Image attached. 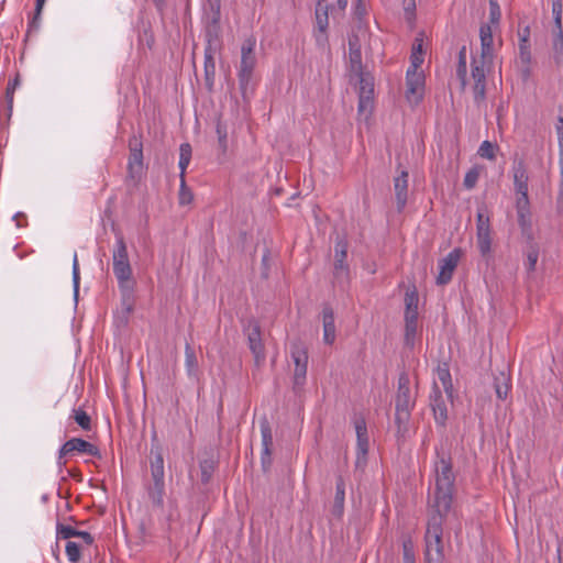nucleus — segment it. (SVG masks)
<instances>
[{"mask_svg": "<svg viewBox=\"0 0 563 563\" xmlns=\"http://www.w3.org/2000/svg\"><path fill=\"white\" fill-rule=\"evenodd\" d=\"M418 329V320H405L404 341L407 346H413Z\"/></svg>", "mask_w": 563, "mask_h": 563, "instance_id": "f704fd0d", "label": "nucleus"}, {"mask_svg": "<svg viewBox=\"0 0 563 563\" xmlns=\"http://www.w3.org/2000/svg\"><path fill=\"white\" fill-rule=\"evenodd\" d=\"M18 85H19V79L15 78L13 81H10L8 84V87H7V98H8V101H9V108L10 109L12 108L13 93H14V90H15Z\"/></svg>", "mask_w": 563, "mask_h": 563, "instance_id": "680f3d73", "label": "nucleus"}, {"mask_svg": "<svg viewBox=\"0 0 563 563\" xmlns=\"http://www.w3.org/2000/svg\"><path fill=\"white\" fill-rule=\"evenodd\" d=\"M461 255L462 251L460 249H454L439 262V275L437 277L438 285H446L451 282Z\"/></svg>", "mask_w": 563, "mask_h": 563, "instance_id": "ddd939ff", "label": "nucleus"}, {"mask_svg": "<svg viewBox=\"0 0 563 563\" xmlns=\"http://www.w3.org/2000/svg\"><path fill=\"white\" fill-rule=\"evenodd\" d=\"M556 134L558 137L563 136V117H560L556 123Z\"/></svg>", "mask_w": 563, "mask_h": 563, "instance_id": "774afa93", "label": "nucleus"}, {"mask_svg": "<svg viewBox=\"0 0 563 563\" xmlns=\"http://www.w3.org/2000/svg\"><path fill=\"white\" fill-rule=\"evenodd\" d=\"M498 146L489 141H484L478 147L477 154L482 158L494 161L496 158V151Z\"/></svg>", "mask_w": 563, "mask_h": 563, "instance_id": "4c0bfd02", "label": "nucleus"}, {"mask_svg": "<svg viewBox=\"0 0 563 563\" xmlns=\"http://www.w3.org/2000/svg\"><path fill=\"white\" fill-rule=\"evenodd\" d=\"M430 406L432 408L435 422L443 427L448 419V408L438 387H434L433 393L430 396Z\"/></svg>", "mask_w": 563, "mask_h": 563, "instance_id": "f3484780", "label": "nucleus"}, {"mask_svg": "<svg viewBox=\"0 0 563 563\" xmlns=\"http://www.w3.org/2000/svg\"><path fill=\"white\" fill-rule=\"evenodd\" d=\"M79 280H80V276H79V264H78V257H77V253L74 254V258H73V284H74V292H75V296L78 295V290H79Z\"/></svg>", "mask_w": 563, "mask_h": 563, "instance_id": "5fc2aeb1", "label": "nucleus"}, {"mask_svg": "<svg viewBox=\"0 0 563 563\" xmlns=\"http://www.w3.org/2000/svg\"><path fill=\"white\" fill-rule=\"evenodd\" d=\"M514 186L517 195L528 194V170L522 159L516 161L512 165Z\"/></svg>", "mask_w": 563, "mask_h": 563, "instance_id": "a211bd4d", "label": "nucleus"}, {"mask_svg": "<svg viewBox=\"0 0 563 563\" xmlns=\"http://www.w3.org/2000/svg\"><path fill=\"white\" fill-rule=\"evenodd\" d=\"M45 1L46 0H36L35 12H34V16H33L32 21L30 22L29 31L38 29L41 13H42V9H43Z\"/></svg>", "mask_w": 563, "mask_h": 563, "instance_id": "603ef678", "label": "nucleus"}, {"mask_svg": "<svg viewBox=\"0 0 563 563\" xmlns=\"http://www.w3.org/2000/svg\"><path fill=\"white\" fill-rule=\"evenodd\" d=\"M562 2L561 0H553L552 1V14L554 18V26L553 27H562Z\"/></svg>", "mask_w": 563, "mask_h": 563, "instance_id": "8fccbe9b", "label": "nucleus"}, {"mask_svg": "<svg viewBox=\"0 0 563 563\" xmlns=\"http://www.w3.org/2000/svg\"><path fill=\"white\" fill-rule=\"evenodd\" d=\"M255 46L256 40L253 36H250L244 40L241 47V64L238 77L243 96L246 95L251 86L253 70L256 66Z\"/></svg>", "mask_w": 563, "mask_h": 563, "instance_id": "20e7f679", "label": "nucleus"}, {"mask_svg": "<svg viewBox=\"0 0 563 563\" xmlns=\"http://www.w3.org/2000/svg\"><path fill=\"white\" fill-rule=\"evenodd\" d=\"M220 9H221L220 0H208L207 7L205 10L206 19H213V21L220 20V18H221Z\"/></svg>", "mask_w": 563, "mask_h": 563, "instance_id": "ea45409f", "label": "nucleus"}, {"mask_svg": "<svg viewBox=\"0 0 563 563\" xmlns=\"http://www.w3.org/2000/svg\"><path fill=\"white\" fill-rule=\"evenodd\" d=\"M423 56H424L423 52L411 53L410 66L407 70L418 71V68L423 63V59H424Z\"/></svg>", "mask_w": 563, "mask_h": 563, "instance_id": "6e6d98bb", "label": "nucleus"}, {"mask_svg": "<svg viewBox=\"0 0 563 563\" xmlns=\"http://www.w3.org/2000/svg\"><path fill=\"white\" fill-rule=\"evenodd\" d=\"M130 146V156L128 163L129 174L132 178L140 176L143 169V151H142V142L133 136L129 142Z\"/></svg>", "mask_w": 563, "mask_h": 563, "instance_id": "dca6fc26", "label": "nucleus"}, {"mask_svg": "<svg viewBox=\"0 0 563 563\" xmlns=\"http://www.w3.org/2000/svg\"><path fill=\"white\" fill-rule=\"evenodd\" d=\"M74 452H79V453H84L87 455L100 457V451L95 444H92L84 439H80V438H73V439L66 441L60 446V449L58 451L57 465L59 467L65 466L66 461L64 460V457Z\"/></svg>", "mask_w": 563, "mask_h": 563, "instance_id": "0eeeda50", "label": "nucleus"}, {"mask_svg": "<svg viewBox=\"0 0 563 563\" xmlns=\"http://www.w3.org/2000/svg\"><path fill=\"white\" fill-rule=\"evenodd\" d=\"M200 470H201V482L207 484L213 473V463L210 461H203L200 463Z\"/></svg>", "mask_w": 563, "mask_h": 563, "instance_id": "864d4df0", "label": "nucleus"}, {"mask_svg": "<svg viewBox=\"0 0 563 563\" xmlns=\"http://www.w3.org/2000/svg\"><path fill=\"white\" fill-rule=\"evenodd\" d=\"M216 132H217V135H218V142H219V147L221 148V151L224 153L227 151V147H228V141H227V137H228V132H227V126L224 124H222L221 122H218L217 123V126H216Z\"/></svg>", "mask_w": 563, "mask_h": 563, "instance_id": "de8ad7c7", "label": "nucleus"}, {"mask_svg": "<svg viewBox=\"0 0 563 563\" xmlns=\"http://www.w3.org/2000/svg\"><path fill=\"white\" fill-rule=\"evenodd\" d=\"M272 450H262L261 464L264 472H268L272 466Z\"/></svg>", "mask_w": 563, "mask_h": 563, "instance_id": "13d9d810", "label": "nucleus"}, {"mask_svg": "<svg viewBox=\"0 0 563 563\" xmlns=\"http://www.w3.org/2000/svg\"><path fill=\"white\" fill-rule=\"evenodd\" d=\"M490 24H483L479 29V37H481V55L479 58L484 59H493L494 57V48H493V30Z\"/></svg>", "mask_w": 563, "mask_h": 563, "instance_id": "412c9836", "label": "nucleus"}, {"mask_svg": "<svg viewBox=\"0 0 563 563\" xmlns=\"http://www.w3.org/2000/svg\"><path fill=\"white\" fill-rule=\"evenodd\" d=\"M477 246L482 256H487L492 251L490 232L476 233Z\"/></svg>", "mask_w": 563, "mask_h": 563, "instance_id": "e433bc0d", "label": "nucleus"}, {"mask_svg": "<svg viewBox=\"0 0 563 563\" xmlns=\"http://www.w3.org/2000/svg\"><path fill=\"white\" fill-rule=\"evenodd\" d=\"M559 139V164H560V172L562 177V189L561 195H563V136L558 137Z\"/></svg>", "mask_w": 563, "mask_h": 563, "instance_id": "0e129e2a", "label": "nucleus"}, {"mask_svg": "<svg viewBox=\"0 0 563 563\" xmlns=\"http://www.w3.org/2000/svg\"><path fill=\"white\" fill-rule=\"evenodd\" d=\"M349 59L351 70L353 73H360L362 70V53L357 44V38H350L349 41Z\"/></svg>", "mask_w": 563, "mask_h": 563, "instance_id": "a878e982", "label": "nucleus"}, {"mask_svg": "<svg viewBox=\"0 0 563 563\" xmlns=\"http://www.w3.org/2000/svg\"><path fill=\"white\" fill-rule=\"evenodd\" d=\"M334 279L339 284H343L347 279L349 266L345 263L347 256V242L344 239H338L334 247Z\"/></svg>", "mask_w": 563, "mask_h": 563, "instance_id": "f8f14e48", "label": "nucleus"}, {"mask_svg": "<svg viewBox=\"0 0 563 563\" xmlns=\"http://www.w3.org/2000/svg\"><path fill=\"white\" fill-rule=\"evenodd\" d=\"M518 223L522 230L530 227V210H517Z\"/></svg>", "mask_w": 563, "mask_h": 563, "instance_id": "4d7b16f0", "label": "nucleus"}, {"mask_svg": "<svg viewBox=\"0 0 563 563\" xmlns=\"http://www.w3.org/2000/svg\"><path fill=\"white\" fill-rule=\"evenodd\" d=\"M323 342L333 344L335 341L334 312L331 306L324 305L322 309Z\"/></svg>", "mask_w": 563, "mask_h": 563, "instance_id": "6ab92c4d", "label": "nucleus"}, {"mask_svg": "<svg viewBox=\"0 0 563 563\" xmlns=\"http://www.w3.org/2000/svg\"><path fill=\"white\" fill-rule=\"evenodd\" d=\"M402 560L404 563L416 562L413 543L410 538H406L402 540Z\"/></svg>", "mask_w": 563, "mask_h": 563, "instance_id": "a19ab883", "label": "nucleus"}, {"mask_svg": "<svg viewBox=\"0 0 563 563\" xmlns=\"http://www.w3.org/2000/svg\"><path fill=\"white\" fill-rule=\"evenodd\" d=\"M511 387L510 376L505 372H499L494 376V389L500 400H505Z\"/></svg>", "mask_w": 563, "mask_h": 563, "instance_id": "393cba45", "label": "nucleus"}, {"mask_svg": "<svg viewBox=\"0 0 563 563\" xmlns=\"http://www.w3.org/2000/svg\"><path fill=\"white\" fill-rule=\"evenodd\" d=\"M395 423L397 427L396 435L398 441H405L409 432V420L411 411L409 410H395Z\"/></svg>", "mask_w": 563, "mask_h": 563, "instance_id": "5701e85b", "label": "nucleus"}, {"mask_svg": "<svg viewBox=\"0 0 563 563\" xmlns=\"http://www.w3.org/2000/svg\"><path fill=\"white\" fill-rule=\"evenodd\" d=\"M539 258V251L534 246H531L527 253L526 268L529 273L536 269V265Z\"/></svg>", "mask_w": 563, "mask_h": 563, "instance_id": "3c124183", "label": "nucleus"}, {"mask_svg": "<svg viewBox=\"0 0 563 563\" xmlns=\"http://www.w3.org/2000/svg\"><path fill=\"white\" fill-rule=\"evenodd\" d=\"M422 46H423V41L421 38H416L413 42V45H412L411 53L423 52Z\"/></svg>", "mask_w": 563, "mask_h": 563, "instance_id": "338daca9", "label": "nucleus"}, {"mask_svg": "<svg viewBox=\"0 0 563 563\" xmlns=\"http://www.w3.org/2000/svg\"><path fill=\"white\" fill-rule=\"evenodd\" d=\"M365 12H366L365 11V4L363 3L362 0H357V3L355 4V8H354L355 16L361 19L365 14Z\"/></svg>", "mask_w": 563, "mask_h": 563, "instance_id": "69168bd1", "label": "nucleus"}, {"mask_svg": "<svg viewBox=\"0 0 563 563\" xmlns=\"http://www.w3.org/2000/svg\"><path fill=\"white\" fill-rule=\"evenodd\" d=\"M517 196H518L517 201H516L517 210H530L528 194H519Z\"/></svg>", "mask_w": 563, "mask_h": 563, "instance_id": "bf43d9fd", "label": "nucleus"}, {"mask_svg": "<svg viewBox=\"0 0 563 563\" xmlns=\"http://www.w3.org/2000/svg\"><path fill=\"white\" fill-rule=\"evenodd\" d=\"M344 500H345V483L342 476H339L335 485V496L333 504V515L341 517L344 511Z\"/></svg>", "mask_w": 563, "mask_h": 563, "instance_id": "bb28decb", "label": "nucleus"}, {"mask_svg": "<svg viewBox=\"0 0 563 563\" xmlns=\"http://www.w3.org/2000/svg\"><path fill=\"white\" fill-rule=\"evenodd\" d=\"M479 170L477 167L471 168L464 177L463 185L466 189H473L478 180Z\"/></svg>", "mask_w": 563, "mask_h": 563, "instance_id": "a18cd8bd", "label": "nucleus"}, {"mask_svg": "<svg viewBox=\"0 0 563 563\" xmlns=\"http://www.w3.org/2000/svg\"><path fill=\"white\" fill-rule=\"evenodd\" d=\"M490 232L489 218L482 210L477 212L476 233Z\"/></svg>", "mask_w": 563, "mask_h": 563, "instance_id": "09e8293b", "label": "nucleus"}, {"mask_svg": "<svg viewBox=\"0 0 563 563\" xmlns=\"http://www.w3.org/2000/svg\"><path fill=\"white\" fill-rule=\"evenodd\" d=\"M437 374L439 380L442 383L444 391L451 397L452 396V379L448 363H441L438 365Z\"/></svg>", "mask_w": 563, "mask_h": 563, "instance_id": "c85d7f7f", "label": "nucleus"}, {"mask_svg": "<svg viewBox=\"0 0 563 563\" xmlns=\"http://www.w3.org/2000/svg\"><path fill=\"white\" fill-rule=\"evenodd\" d=\"M329 4L328 0H318L316 5V42L324 45L327 42V29L329 26Z\"/></svg>", "mask_w": 563, "mask_h": 563, "instance_id": "2eb2a0df", "label": "nucleus"}, {"mask_svg": "<svg viewBox=\"0 0 563 563\" xmlns=\"http://www.w3.org/2000/svg\"><path fill=\"white\" fill-rule=\"evenodd\" d=\"M456 76L460 79L462 87L464 88L467 79V60L465 46H462V48L459 52Z\"/></svg>", "mask_w": 563, "mask_h": 563, "instance_id": "7c9ffc66", "label": "nucleus"}, {"mask_svg": "<svg viewBox=\"0 0 563 563\" xmlns=\"http://www.w3.org/2000/svg\"><path fill=\"white\" fill-rule=\"evenodd\" d=\"M552 48L556 63H560V57L563 54V30L562 27L552 29Z\"/></svg>", "mask_w": 563, "mask_h": 563, "instance_id": "473e14b6", "label": "nucleus"}, {"mask_svg": "<svg viewBox=\"0 0 563 563\" xmlns=\"http://www.w3.org/2000/svg\"><path fill=\"white\" fill-rule=\"evenodd\" d=\"M73 419L82 430L89 431L91 429V419L84 409H74Z\"/></svg>", "mask_w": 563, "mask_h": 563, "instance_id": "c9c22d12", "label": "nucleus"}, {"mask_svg": "<svg viewBox=\"0 0 563 563\" xmlns=\"http://www.w3.org/2000/svg\"><path fill=\"white\" fill-rule=\"evenodd\" d=\"M262 435V450H272L273 448V433L269 421L263 417L260 422Z\"/></svg>", "mask_w": 563, "mask_h": 563, "instance_id": "c756f323", "label": "nucleus"}, {"mask_svg": "<svg viewBox=\"0 0 563 563\" xmlns=\"http://www.w3.org/2000/svg\"><path fill=\"white\" fill-rule=\"evenodd\" d=\"M454 483L455 474L451 456L437 452L434 489L429 497V519L424 536L426 563H444L443 525H451L457 521L456 511L452 507Z\"/></svg>", "mask_w": 563, "mask_h": 563, "instance_id": "f257e3e1", "label": "nucleus"}, {"mask_svg": "<svg viewBox=\"0 0 563 563\" xmlns=\"http://www.w3.org/2000/svg\"><path fill=\"white\" fill-rule=\"evenodd\" d=\"M290 354L295 364L294 385L301 387L307 376L308 353L301 344H292Z\"/></svg>", "mask_w": 563, "mask_h": 563, "instance_id": "9b49d317", "label": "nucleus"}, {"mask_svg": "<svg viewBox=\"0 0 563 563\" xmlns=\"http://www.w3.org/2000/svg\"><path fill=\"white\" fill-rule=\"evenodd\" d=\"M220 36V20L213 21V19H206V37L208 46L213 48Z\"/></svg>", "mask_w": 563, "mask_h": 563, "instance_id": "cd10ccee", "label": "nucleus"}, {"mask_svg": "<svg viewBox=\"0 0 563 563\" xmlns=\"http://www.w3.org/2000/svg\"><path fill=\"white\" fill-rule=\"evenodd\" d=\"M192 201V192L186 186L185 176H180L179 203L188 205Z\"/></svg>", "mask_w": 563, "mask_h": 563, "instance_id": "c03bdc74", "label": "nucleus"}, {"mask_svg": "<svg viewBox=\"0 0 563 563\" xmlns=\"http://www.w3.org/2000/svg\"><path fill=\"white\" fill-rule=\"evenodd\" d=\"M113 274L121 291L132 289V267L129 260L128 247L121 232L115 233V243L112 251Z\"/></svg>", "mask_w": 563, "mask_h": 563, "instance_id": "7ed1b4c3", "label": "nucleus"}, {"mask_svg": "<svg viewBox=\"0 0 563 563\" xmlns=\"http://www.w3.org/2000/svg\"><path fill=\"white\" fill-rule=\"evenodd\" d=\"M406 86V97L410 102L418 103L422 100L424 91V76L422 71L407 70Z\"/></svg>", "mask_w": 563, "mask_h": 563, "instance_id": "4468645a", "label": "nucleus"}, {"mask_svg": "<svg viewBox=\"0 0 563 563\" xmlns=\"http://www.w3.org/2000/svg\"><path fill=\"white\" fill-rule=\"evenodd\" d=\"M395 196L397 201V208L401 211L408 198V172L401 170V173L394 179Z\"/></svg>", "mask_w": 563, "mask_h": 563, "instance_id": "aec40b11", "label": "nucleus"}, {"mask_svg": "<svg viewBox=\"0 0 563 563\" xmlns=\"http://www.w3.org/2000/svg\"><path fill=\"white\" fill-rule=\"evenodd\" d=\"M214 49L206 47L205 51V81L209 90H212L216 77Z\"/></svg>", "mask_w": 563, "mask_h": 563, "instance_id": "b1692460", "label": "nucleus"}, {"mask_svg": "<svg viewBox=\"0 0 563 563\" xmlns=\"http://www.w3.org/2000/svg\"><path fill=\"white\" fill-rule=\"evenodd\" d=\"M519 59L522 64V73L525 77L529 76V64L531 62L530 45L519 44Z\"/></svg>", "mask_w": 563, "mask_h": 563, "instance_id": "58836bf2", "label": "nucleus"}, {"mask_svg": "<svg viewBox=\"0 0 563 563\" xmlns=\"http://www.w3.org/2000/svg\"><path fill=\"white\" fill-rule=\"evenodd\" d=\"M57 534H58V537H60L63 539H70V538H75V537L80 538L87 545H90L93 543V537L89 532L79 531V530L73 528L71 526H66L63 523L57 525Z\"/></svg>", "mask_w": 563, "mask_h": 563, "instance_id": "4be33fe9", "label": "nucleus"}, {"mask_svg": "<svg viewBox=\"0 0 563 563\" xmlns=\"http://www.w3.org/2000/svg\"><path fill=\"white\" fill-rule=\"evenodd\" d=\"M518 36H519V44L530 45L529 44V38H530V27L529 26H525V27L520 29L518 31Z\"/></svg>", "mask_w": 563, "mask_h": 563, "instance_id": "e2e57ef3", "label": "nucleus"}, {"mask_svg": "<svg viewBox=\"0 0 563 563\" xmlns=\"http://www.w3.org/2000/svg\"><path fill=\"white\" fill-rule=\"evenodd\" d=\"M419 296L416 287L407 290L405 295V310H418Z\"/></svg>", "mask_w": 563, "mask_h": 563, "instance_id": "79ce46f5", "label": "nucleus"}, {"mask_svg": "<svg viewBox=\"0 0 563 563\" xmlns=\"http://www.w3.org/2000/svg\"><path fill=\"white\" fill-rule=\"evenodd\" d=\"M132 292H133V288L131 289L130 294L122 291L123 307H124L126 316H129L133 310Z\"/></svg>", "mask_w": 563, "mask_h": 563, "instance_id": "052dcab7", "label": "nucleus"}, {"mask_svg": "<svg viewBox=\"0 0 563 563\" xmlns=\"http://www.w3.org/2000/svg\"><path fill=\"white\" fill-rule=\"evenodd\" d=\"M489 2V23L497 26L501 18V10L497 0H488Z\"/></svg>", "mask_w": 563, "mask_h": 563, "instance_id": "37998d69", "label": "nucleus"}, {"mask_svg": "<svg viewBox=\"0 0 563 563\" xmlns=\"http://www.w3.org/2000/svg\"><path fill=\"white\" fill-rule=\"evenodd\" d=\"M353 424L356 432V466H361L366 462L369 442L365 418L361 415H355Z\"/></svg>", "mask_w": 563, "mask_h": 563, "instance_id": "9d476101", "label": "nucleus"}, {"mask_svg": "<svg viewBox=\"0 0 563 563\" xmlns=\"http://www.w3.org/2000/svg\"><path fill=\"white\" fill-rule=\"evenodd\" d=\"M244 332L247 336L249 347L254 355L256 365H261L265 361V347L262 341V333L260 323L251 319L244 327Z\"/></svg>", "mask_w": 563, "mask_h": 563, "instance_id": "6e6552de", "label": "nucleus"}, {"mask_svg": "<svg viewBox=\"0 0 563 563\" xmlns=\"http://www.w3.org/2000/svg\"><path fill=\"white\" fill-rule=\"evenodd\" d=\"M185 365L189 375H195L198 369L196 353L189 343L185 346Z\"/></svg>", "mask_w": 563, "mask_h": 563, "instance_id": "72a5a7b5", "label": "nucleus"}, {"mask_svg": "<svg viewBox=\"0 0 563 563\" xmlns=\"http://www.w3.org/2000/svg\"><path fill=\"white\" fill-rule=\"evenodd\" d=\"M358 77V107L357 111L360 115H364L367 119L373 110V98H374V82L369 74L354 73Z\"/></svg>", "mask_w": 563, "mask_h": 563, "instance_id": "423d86ee", "label": "nucleus"}, {"mask_svg": "<svg viewBox=\"0 0 563 563\" xmlns=\"http://www.w3.org/2000/svg\"><path fill=\"white\" fill-rule=\"evenodd\" d=\"M191 145L189 143H183L179 147V169H180V176H185L186 169L190 163L191 159Z\"/></svg>", "mask_w": 563, "mask_h": 563, "instance_id": "2f4dec72", "label": "nucleus"}, {"mask_svg": "<svg viewBox=\"0 0 563 563\" xmlns=\"http://www.w3.org/2000/svg\"><path fill=\"white\" fill-rule=\"evenodd\" d=\"M409 375L406 372L400 373L398 377V387L395 398V410L412 411L416 404V396L410 389Z\"/></svg>", "mask_w": 563, "mask_h": 563, "instance_id": "1a4fd4ad", "label": "nucleus"}, {"mask_svg": "<svg viewBox=\"0 0 563 563\" xmlns=\"http://www.w3.org/2000/svg\"><path fill=\"white\" fill-rule=\"evenodd\" d=\"M66 555L68 560L73 563H76L80 559V548L79 544L73 541H68L65 548Z\"/></svg>", "mask_w": 563, "mask_h": 563, "instance_id": "49530a36", "label": "nucleus"}, {"mask_svg": "<svg viewBox=\"0 0 563 563\" xmlns=\"http://www.w3.org/2000/svg\"><path fill=\"white\" fill-rule=\"evenodd\" d=\"M150 467L152 483L146 487L148 498L155 507L164 506L165 472L163 449L159 443H152L150 452Z\"/></svg>", "mask_w": 563, "mask_h": 563, "instance_id": "f03ea898", "label": "nucleus"}, {"mask_svg": "<svg viewBox=\"0 0 563 563\" xmlns=\"http://www.w3.org/2000/svg\"><path fill=\"white\" fill-rule=\"evenodd\" d=\"M493 59H484L474 56L471 62V76L474 81L472 90L474 102L481 107L486 99V74L489 71Z\"/></svg>", "mask_w": 563, "mask_h": 563, "instance_id": "39448f33", "label": "nucleus"}]
</instances>
